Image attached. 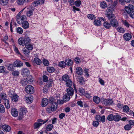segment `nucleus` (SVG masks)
Instances as JSON below:
<instances>
[{"label": "nucleus", "mask_w": 134, "mask_h": 134, "mask_svg": "<svg viewBox=\"0 0 134 134\" xmlns=\"http://www.w3.org/2000/svg\"><path fill=\"white\" fill-rule=\"evenodd\" d=\"M134 7L132 5H129L128 6L125 7V10L127 13L130 14V16L132 18H134Z\"/></svg>", "instance_id": "obj_1"}, {"label": "nucleus", "mask_w": 134, "mask_h": 134, "mask_svg": "<svg viewBox=\"0 0 134 134\" xmlns=\"http://www.w3.org/2000/svg\"><path fill=\"white\" fill-rule=\"evenodd\" d=\"M16 21L19 24H22L26 20V18L25 16L22 15L19 16V15H17Z\"/></svg>", "instance_id": "obj_2"}, {"label": "nucleus", "mask_w": 134, "mask_h": 134, "mask_svg": "<svg viewBox=\"0 0 134 134\" xmlns=\"http://www.w3.org/2000/svg\"><path fill=\"white\" fill-rule=\"evenodd\" d=\"M25 91L27 93L31 94L34 93V89L32 86L29 85H28L26 87Z\"/></svg>", "instance_id": "obj_3"}, {"label": "nucleus", "mask_w": 134, "mask_h": 134, "mask_svg": "<svg viewBox=\"0 0 134 134\" xmlns=\"http://www.w3.org/2000/svg\"><path fill=\"white\" fill-rule=\"evenodd\" d=\"M102 102L104 105L107 106L111 105L113 103V101L111 99H104L102 100Z\"/></svg>", "instance_id": "obj_4"}, {"label": "nucleus", "mask_w": 134, "mask_h": 134, "mask_svg": "<svg viewBox=\"0 0 134 134\" xmlns=\"http://www.w3.org/2000/svg\"><path fill=\"white\" fill-rule=\"evenodd\" d=\"M96 120L99 121H102L103 122H104L105 121V117L104 115L100 116L97 115L96 116Z\"/></svg>", "instance_id": "obj_5"}, {"label": "nucleus", "mask_w": 134, "mask_h": 134, "mask_svg": "<svg viewBox=\"0 0 134 134\" xmlns=\"http://www.w3.org/2000/svg\"><path fill=\"white\" fill-rule=\"evenodd\" d=\"M27 110L25 108H23L20 109L19 117L20 119L22 118L23 116L26 114Z\"/></svg>", "instance_id": "obj_6"}, {"label": "nucleus", "mask_w": 134, "mask_h": 134, "mask_svg": "<svg viewBox=\"0 0 134 134\" xmlns=\"http://www.w3.org/2000/svg\"><path fill=\"white\" fill-rule=\"evenodd\" d=\"M33 97L31 95L27 94L25 96V100L28 103H30L33 100Z\"/></svg>", "instance_id": "obj_7"}, {"label": "nucleus", "mask_w": 134, "mask_h": 134, "mask_svg": "<svg viewBox=\"0 0 134 134\" xmlns=\"http://www.w3.org/2000/svg\"><path fill=\"white\" fill-rule=\"evenodd\" d=\"M30 74L29 70L27 68H24L22 70L21 75L24 76H27Z\"/></svg>", "instance_id": "obj_8"}, {"label": "nucleus", "mask_w": 134, "mask_h": 134, "mask_svg": "<svg viewBox=\"0 0 134 134\" xmlns=\"http://www.w3.org/2000/svg\"><path fill=\"white\" fill-rule=\"evenodd\" d=\"M67 94L69 96H72L74 93V90L73 88L71 87H69L66 90Z\"/></svg>", "instance_id": "obj_9"}, {"label": "nucleus", "mask_w": 134, "mask_h": 134, "mask_svg": "<svg viewBox=\"0 0 134 134\" xmlns=\"http://www.w3.org/2000/svg\"><path fill=\"white\" fill-rule=\"evenodd\" d=\"M1 127L3 131L6 132H9L11 130L10 127L8 125H3Z\"/></svg>", "instance_id": "obj_10"}, {"label": "nucleus", "mask_w": 134, "mask_h": 134, "mask_svg": "<svg viewBox=\"0 0 134 134\" xmlns=\"http://www.w3.org/2000/svg\"><path fill=\"white\" fill-rule=\"evenodd\" d=\"M123 37L125 41H129L131 39L132 36L130 34L127 33L124 35Z\"/></svg>", "instance_id": "obj_11"}, {"label": "nucleus", "mask_w": 134, "mask_h": 134, "mask_svg": "<svg viewBox=\"0 0 134 134\" xmlns=\"http://www.w3.org/2000/svg\"><path fill=\"white\" fill-rule=\"evenodd\" d=\"M115 9V7L114 6L111 5L108 8L106 11V14L112 13L114 11Z\"/></svg>", "instance_id": "obj_12"}, {"label": "nucleus", "mask_w": 134, "mask_h": 134, "mask_svg": "<svg viewBox=\"0 0 134 134\" xmlns=\"http://www.w3.org/2000/svg\"><path fill=\"white\" fill-rule=\"evenodd\" d=\"M48 120V119L46 120L43 123H38L37 122H35L34 124V128L37 129L39 128V127L41 126L42 124H44L46 122H47Z\"/></svg>", "instance_id": "obj_13"}, {"label": "nucleus", "mask_w": 134, "mask_h": 134, "mask_svg": "<svg viewBox=\"0 0 134 134\" xmlns=\"http://www.w3.org/2000/svg\"><path fill=\"white\" fill-rule=\"evenodd\" d=\"M110 23L111 26H112L113 27H116L119 25L118 22L115 19L110 21Z\"/></svg>", "instance_id": "obj_14"}, {"label": "nucleus", "mask_w": 134, "mask_h": 134, "mask_svg": "<svg viewBox=\"0 0 134 134\" xmlns=\"http://www.w3.org/2000/svg\"><path fill=\"white\" fill-rule=\"evenodd\" d=\"M15 67H20L23 65V63L21 61L16 60L14 62Z\"/></svg>", "instance_id": "obj_15"}, {"label": "nucleus", "mask_w": 134, "mask_h": 134, "mask_svg": "<svg viewBox=\"0 0 134 134\" xmlns=\"http://www.w3.org/2000/svg\"><path fill=\"white\" fill-rule=\"evenodd\" d=\"M26 10V15L27 16H30L33 14V12L32 10L30 7H29L27 8Z\"/></svg>", "instance_id": "obj_16"}, {"label": "nucleus", "mask_w": 134, "mask_h": 134, "mask_svg": "<svg viewBox=\"0 0 134 134\" xmlns=\"http://www.w3.org/2000/svg\"><path fill=\"white\" fill-rule=\"evenodd\" d=\"M11 113L12 115L14 117H17L18 115V112L17 110L13 108L11 110Z\"/></svg>", "instance_id": "obj_17"}, {"label": "nucleus", "mask_w": 134, "mask_h": 134, "mask_svg": "<svg viewBox=\"0 0 134 134\" xmlns=\"http://www.w3.org/2000/svg\"><path fill=\"white\" fill-rule=\"evenodd\" d=\"M106 15H107V16L108 17V19H109L110 21H111V20H113L115 19L116 18V17L114 14L112 13L106 14Z\"/></svg>", "instance_id": "obj_18"}, {"label": "nucleus", "mask_w": 134, "mask_h": 134, "mask_svg": "<svg viewBox=\"0 0 134 134\" xmlns=\"http://www.w3.org/2000/svg\"><path fill=\"white\" fill-rule=\"evenodd\" d=\"M70 96L68 94H65L63 97V101L65 102H66L69 101L70 98Z\"/></svg>", "instance_id": "obj_19"}, {"label": "nucleus", "mask_w": 134, "mask_h": 134, "mask_svg": "<svg viewBox=\"0 0 134 134\" xmlns=\"http://www.w3.org/2000/svg\"><path fill=\"white\" fill-rule=\"evenodd\" d=\"M48 100L46 98H44L42 99V106L45 107L48 104Z\"/></svg>", "instance_id": "obj_20"}, {"label": "nucleus", "mask_w": 134, "mask_h": 134, "mask_svg": "<svg viewBox=\"0 0 134 134\" xmlns=\"http://www.w3.org/2000/svg\"><path fill=\"white\" fill-rule=\"evenodd\" d=\"M76 79L81 85L84 82L83 78L81 76H77Z\"/></svg>", "instance_id": "obj_21"}, {"label": "nucleus", "mask_w": 134, "mask_h": 134, "mask_svg": "<svg viewBox=\"0 0 134 134\" xmlns=\"http://www.w3.org/2000/svg\"><path fill=\"white\" fill-rule=\"evenodd\" d=\"M22 27L24 29H28L29 27V24L28 21L26 20L24 21L22 24Z\"/></svg>", "instance_id": "obj_22"}, {"label": "nucleus", "mask_w": 134, "mask_h": 134, "mask_svg": "<svg viewBox=\"0 0 134 134\" xmlns=\"http://www.w3.org/2000/svg\"><path fill=\"white\" fill-rule=\"evenodd\" d=\"M76 72L79 75H81L83 73V70L81 68L77 67L76 69Z\"/></svg>", "instance_id": "obj_23"}, {"label": "nucleus", "mask_w": 134, "mask_h": 134, "mask_svg": "<svg viewBox=\"0 0 134 134\" xmlns=\"http://www.w3.org/2000/svg\"><path fill=\"white\" fill-rule=\"evenodd\" d=\"M28 80L27 79H22L21 80L20 83L23 86H25L28 83Z\"/></svg>", "instance_id": "obj_24"}, {"label": "nucleus", "mask_w": 134, "mask_h": 134, "mask_svg": "<svg viewBox=\"0 0 134 134\" xmlns=\"http://www.w3.org/2000/svg\"><path fill=\"white\" fill-rule=\"evenodd\" d=\"M57 107V104L56 102H54L53 103L51 107L53 110V111H54L56 110Z\"/></svg>", "instance_id": "obj_25"}, {"label": "nucleus", "mask_w": 134, "mask_h": 134, "mask_svg": "<svg viewBox=\"0 0 134 134\" xmlns=\"http://www.w3.org/2000/svg\"><path fill=\"white\" fill-rule=\"evenodd\" d=\"M4 103L5 105L6 108L7 109H9L10 108L9 102L8 99H7L4 100Z\"/></svg>", "instance_id": "obj_26"}, {"label": "nucleus", "mask_w": 134, "mask_h": 134, "mask_svg": "<svg viewBox=\"0 0 134 134\" xmlns=\"http://www.w3.org/2000/svg\"><path fill=\"white\" fill-rule=\"evenodd\" d=\"M103 26L107 29H109L111 27V25L110 23L105 21L103 23Z\"/></svg>", "instance_id": "obj_27"}, {"label": "nucleus", "mask_w": 134, "mask_h": 134, "mask_svg": "<svg viewBox=\"0 0 134 134\" xmlns=\"http://www.w3.org/2000/svg\"><path fill=\"white\" fill-rule=\"evenodd\" d=\"M24 38L20 37L18 40V43L20 45L24 46L25 45V42L24 41Z\"/></svg>", "instance_id": "obj_28"}, {"label": "nucleus", "mask_w": 134, "mask_h": 134, "mask_svg": "<svg viewBox=\"0 0 134 134\" xmlns=\"http://www.w3.org/2000/svg\"><path fill=\"white\" fill-rule=\"evenodd\" d=\"M24 41L25 42V45H26V44H27L30 43L31 41V40L30 39L29 37H26L24 38Z\"/></svg>", "instance_id": "obj_29"}, {"label": "nucleus", "mask_w": 134, "mask_h": 134, "mask_svg": "<svg viewBox=\"0 0 134 134\" xmlns=\"http://www.w3.org/2000/svg\"><path fill=\"white\" fill-rule=\"evenodd\" d=\"M15 67L14 63L13 64L10 63L8 65V69L10 71L14 69Z\"/></svg>", "instance_id": "obj_30"}, {"label": "nucleus", "mask_w": 134, "mask_h": 134, "mask_svg": "<svg viewBox=\"0 0 134 134\" xmlns=\"http://www.w3.org/2000/svg\"><path fill=\"white\" fill-rule=\"evenodd\" d=\"M19 97V96L16 94H15L11 98L12 101L15 102L18 100Z\"/></svg>", "instance_id": "obj_31"}, {"label": "nucleus", "mask_w": 134, "mask_h": 134, "mask_svg": "<svg viewBox=\"0 0 134 134\" xmlns=\"http://www.w3.org/2000/svg\"><path fill=\"white\" fill-rule=\"evenodd\" d=\"M93 101L97 104H98L100 101V98L97 96H94L93 97Z\"/></svg>", "instance_id": "obj_32"}, {"label": "nucleus", "mask_w": 134, "mask_h": 134, "mask_svg": "<svg viewBox=\"0 0 134 134\" xmlns=\"http://www.w3.org/2000/svg\"><path fill=\"white\" fill-rule=\"evenodd\" d=\"M66 65V63L64 61L60 62L58 64V66L62 68L65 67Z\"/></svg>", "instance_id": "obj_33"}, {"label": "nucleus", "mask_w": 134, "mask_h": 134, "mask_svg": "<svg viewBox=\"0 0 134 134\" xmlns=\"http://www.w3.org/2000/svg\"><path fill=\"white\" fill-rule=\"evenodd\" d=\"M22 51L26 56L29 55V54L30 52V51L27 49L26 48H23Z\"/></svg>", "instance_id": "obj_34"}, {"label": "nucleus", "mask_w": 134, "mask_h": 134, "mask_svg": "<svg viewBox=\"0 0 134 134\" xmlns=\"http://www.w3.org/2000/svg\"><path fill=\"white\" fill-rule=\"evenodd\" d=\"M65 62L66 63V65L68 66H71L72 65V61L70 59H66L65 60Z\"/></svg>", "instance_id": "obj_35"}, {"label": "nucleus", "mask_w": 134, "mask_h": 134, "mask_svg": "<svg viewBox=\"0 0 134 134\" xmlns=\"http://www.w3.org/2000/svg\"><path fill=\"white\" fill-rule=\"evenodd\" d=\"M8 95L11 98L14 95L16 94L15 93L14 90H10L8 92Z\"/></svg>", "instance_id": "obj_36"}, {"label": "nucleus", "mask_w": 134, "mask_h": 134, "mask_svg": "<svg viewBox=\"0 0 134 134\" xmlns=\"http://www.w3.org/2000/svg\"><path fill=\"white\" fill-rule=\"evenodd\" d=\"M114 119H113V120L115 121H118L121 119V117L119 115L116 114L114 115Z\"/></svg>", "instance_id": "obj_37"}, {"label": "nucleus", "mask_w": 134, "mask_h": 134, "mask_svg": "<svg viewBox=\"0 0 134 134\" xmlns=\"http://www.w3.org/2000/svg\"><path fill=\"white\" fill-rule=\"evenodd\" d=\"M70 79L69 76L66 74L64 75L62 77V80L65 82Z\"/></svg>", "instance_id": "obj_38"}, {"label": "nucleus", "mask_w": 134, "mask_h": 134, "mask_svg": "<svg viewBox=\"0 0 134 134\" xmlns=\"http://www.w3.org/2000/svg\"><path fill=\"white\" fill-rule=\"evenodd\" d=\"M34 61L36 64L38 65H40L42 62L41 60L37 58H35L34 59Z\"/></svg>", "instance_id": "obj_39"}, {"label": "nucleus", "mask_w": 134, "mask_h": 134, "mask_svg": "<svg viewBox=\"0 0 134 134\" xmlns=\"http://www.w3.org/2000/svg\"><path fill=\"white\" fill-rule=\"evenodd\" d=\"M94 24L96 26H100L101 25V21L98 20H95L94 21Z\"/></svg>", "instance_id": "obj_40"}, {"label": "nucleus", "mask_w": 134, "mask_h": 134, "mask_svg": "<svg viewBox=\"0 0 134 134\" xmlns=\"http://www.w3.org/2000/svg\"><path fill=\"white\" fill-rule=\"evenodd\" d=\"M53 83V80L52 79H49L47 83V86H48V88L51 87Z\"/></svg>", "instance_id": "obj_41"}, {"label": "nucleus", "mask_w": 134, "mask_h": 134, "mask_svg": "<svg viewBox=\"0 0 134 134\" xmlns=\"http://www.w3.org/2000/svg\"><path fill=\"white\" fill-rule=\"evenodd\" d=\"M100 7L104 9L106 8L107 7V4L106 2L104 1L101 2L100 3Z\"/></svg>", "instance_id": "obj_42"}, {"label": "nucleus", "mask_w": 134, "mask_h": 134, "mask_svg": "<svg viewBox=\"0 0 134 134\" xmlns=\"http://www.w3.org/2000/svg\"><path fill=\"white\" fill-rule=\"evenodd\" d=\"M47 70L48 72L49 73L53 72L55 71V69L53 67L48 66L47 67Z\"/></svg>", "instance_id": "obj_43"}, {"label": "nucleus", "mask_w": 134, "mask_h": 134, "mask_svg": "<svg viewBox=\"0 0 134 134\" xmlns=\"http://www.w3.org/2000/svg\"><path fill=\"white\" fill-rule=\"evenodd\" d=\"M66 85L67 87H70L72 84V82L70 79L66 81Z\"/></svg>", "instance_id": "obj_44"}, {"label": "nucleus", "mask_w": 134, "mask_h": 134, "mask_svg": "<svg viewBox=\"0 0 134 134\" xmlns=\"http://www.w3.org/2000/svg\"><path fill=\"white\" fill-rule=\"evenodd\" d=\"M0 97L1 98L4 100L7 99V96L6 94L5 93H1L0 95Z\"/></svg>", "instance_id": "obj_45"}, {"label": "nucleus", "mask_w": 134, "mask_h": 134, "mask_svg": "<svg viewBox=\"0 0 134 134\" xmlns=\"http://www.w3.org/2000/svg\"><path fill=\"white\" fill-rule=\"evenodd\" d=\"M25 47L29 51L32 50L33 48V45L29 43L27 45L26 44Z\"/></svg>", "instance_id": "obj_46"}, {"label": "nucleus", "mask_w": 134, "mask_h": 134, "mask_svg": "<svg viewBox=\"0 0 134 134\" xmlns=\"http://www.w3.org/2000/svg\"><path fill=\"white\" fill-rule=\"evenodd\" d=\"M8 2V0H0V3L3 5H6Z\"/></svg>", "instance_id": "obj_47"}, {"label": "nucleus", "mask_w": 134, "mask_h": 134, "mask_svg": "<svg viewBox=\"0 0 134 134\" xmlns=\"http://www.w3.org/2000/svg\"><path fill=\"white\" fill-rule=\"evenodd\" d=\"M53 127V126L52 124H49L46 127V130L48 131H51Z\"/></svg>", "instance_id": "obj_48"}, {"label": "nucleus", "mask_w": 134, "mask_h": 134, "mask_svg": "<svg viewBox=\"0 0 134 134\" xmlns=\"http://www.w3.org/2000/svg\"><path fill=\"white\" fill-rule=\"evenodd\" d=\"M17 33L20 34H22L23 32V29L21 27H18L16 29Z\"/></svg>", "instance_id": "obj_49"}, {"label": "nucleus", "mask_w": 134, "mask_h": 134, "mask_svg": "<svg viewBox=\"0 0 134 134\" xmlns=\"http://www.w3.org/2000/svg\"><path fill=\"white\" fill-rule=\"evenodd\" d=\"M122 108L124 112L127 113L129 112V108L128 106L125 105Z\"/></svg>", "instance_id": "obj_50"}, {"label": "nucleus", "mask_w": 134, "mask_h": 134, "mask_svg": "<svg viewBox=\"0 0 134 134\" xmlns=\"http://www.w3.org/2000/svg\"><path fill=\"white\" fill-rule=\"evenodd\" d=\"M114 115H113V114L109 115L108 116L107 118V120L109 121L113 120V119H114Z\"/></svg>", "instance_id": "obj_51"}, {"label": "nucleus", "mask_w": 134, "mask_h": 134, "mask_svg": "<svg viewBox=\"0 0 134 134\" xmlns=\"http://www.w3.org/2000/svg\"><path fill=\"white\" fill-rule=\"evenodd\" d=\"M74 4L77 7H79L81 5V2L80 0H77L74 2Z\"/></svg>", "instance_id": "obj_52"}, {"label": "nucleus", "mask_w": 134, "mask_h": 134, "mask_svg": "<svg viewBox=\"0 0 134 134\" xmlns=\"http://www.w3.org/2000/svg\"><path fill=\"white\" fill-rule=\"evenodd\" d=\"M5 108L4 106L2 104H0V112L3 113L5 112Z\"/></svg>", "instance_id": "obj_53"}, {"label": "nucleus", "mask_w": 134, "mask_h": 134, "mask_svg": "<svg viewBox=\"0 0 134 134\" xmlns=\"http://www.w3.org/2000/svg\"><path fill=\"white\" fill-rule=\"evenodd\" d=\"M117 31L120 33H124L125 32V30L124 29L121 27H119L116 28Z\"/></svg>", "instance_id": "obj_54"}, {"label": "nucleus", "mask_w": 134, "mask_h": 134, "mask_svg": "<svg viewBox=\"0 0 134 134\" xmlns=\"http://www.w3.org/2000/svg\"><path fill=\"white\" fill-rule=\"evenodd\" d=\"M39 3L38 0H35L32 3V4L34 7H36L40 5Z\"/></svg>", "instance_id": "obj_55"}, {"label": "nucleus", "mask_w": 134, "mask_h": 134, "mask_svg": "<svg viewBox=\"0 0 134 134\" xmlns=\"http://www.w3.org/2000/svg\"><path fill=\"white\" fill-rule=\"evenodd\" d=\"M56 102L55 99L53 97H51L49 98L48 100L49 103L52 104L53 103H54V102Z\"/></svg>", "instance_id": "obj_56"}, {"label": "nucleus", "mask_w": 134, "mask_h": 134, "mask_svg": "<svg viewBox=\"0 0 134 134\" xmlns=\"http://www.w3.org/2000/svg\"><path fill=\"white\" fill-rule=\"evenodd\" d=\"M12 74L14 76H17L19 75V72L17 70L14 71L12 72Z\"/></svg>", "instance_id": "obj_57"}, {"label": "nucleus", "mask_w": 134, "mask_h": 134, "mask_svg": "<svg viewBox=\"0 0 134 134\" xmlns=\"http://www.w3.org/2000/svg\"><path fill=\"white\" fill-rule=\"evenodd\" d=\"M87 17L88 18L91 19L92 20L95 19L96 18V17L94 15L92 14H88L87 16Z\"/></svg>", "instance_id": "obj_58"}, {"label": "nucleus", "mask_w": 134, "mask_h": 134, "mask_svg": "<svg viewBox=\"0 0 134 134\" xmlns=\"http://www.w3.org/2000/svg\"><path fill=\"white\" fill-rule=\"evenodd\" d=\"M46 111L47 113H51L52 111H53V110L50 106H48L46 108Z\"/></svg>", "instance_id": "obj_59"}, {"label": "nucleus", "mask_w": 134, "mask_h": 134, "mask_svg": "<svg viewBox=\"0 0 134 134\" xmlns=\"http://www.w3.org/2000/svg\"><path fill=\"white\" fill-rule=\"evenodd\" d=\"M43 62L44 65L45 66H48L49 65V63L48 61L46 59L43 60Z\"/></svg>", "instance_id": "obj_60"}, {"label": "nucleus", "mask_w": 134, "mask_h": 134, "mask_svg": "<svg viewBox=\"0 0 134 134\" xmlns=\"http://www.w3.org/2000/svg\"><path fill=\"white\" fill-rule=\"evenodd\" d=\"M25 2L24 0H18L17 3L19 5H23Z\"/></svg>", "instance_id": "obj_61"}, {"label": "nucleus", "mask_w": 134, "mask_h": 134, "mask_svg": "<svg viewBox=\"0 0 134 134\" xmlns=\"http://www.w3.org/2000/svg\"><path fill=\"white\" fill-rule=\"evenodd\" d=\"M132 128L131 126L129 125H126L124 126L125 129L127 130H129Z\"/></svg>", "instance_id": "obj_62"}, {"label": "nucleus", "mask_w": 134, "mask_h": 134, "mask_svg": "<svg viewBox=\"0 0 134 134\" xmlns=\"http://www.w3.org/2000/svg\"><path fill=\"white\" fill-rule=\"evenodd\" d=\"M92 124L94 127H97L99 124V122L97 120L96 121H94L93 122Z\"/></svg>", "instance_id": "obj_63"}, {"label": "nucleus", "mask_w": 134, "mask_h": 134, "mask_svg": "<svg viewBox=\"0 0 134 134\" xmlns=\"http://www.w3.org/2000/svg\"><path fill=\"white\" fill-rule=\"evenodd\" d=\"M79 91L80 94V95H82L85 92V90L82 88H79Z\"/></svg>", "instance_id": "obj_64"}]
</instances>
